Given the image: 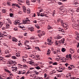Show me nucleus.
<instances>
[{"label": "nucleus", "mask_w": 79, "mask_h": 79, "mask_svg": "<svg viewBox=\"0 0 79 79\" xmlns=\"http://www.w3.org/2000/svg\"><path fill=\"white\" fill-rule=\"evenodd\" d=\"M75 38L77 40H79V36L77 35V36Z\"/></svg>", "instance_id": "412c9836"}, {"label": "nucleus", "mask_w": 79, "mask_h": 79, "mask_svg": "<svg viewBox=\"0 0 79 79\" xmlns=\"http://www.w3.org/2000/svg\"><path fill=\"white\" fill-rule=\"evenodd\" d=\"M48 27H49L48 28V29H52V27H50V25H48Z\"/></svg>", "instance_id": "393cba45"}, {"label": "nucleus", "mask_w": 79, "mask_h": 79, "mask_svg": "<svg viewBox=\"0 0 79 79\" xmlns=\"http://www.w3.org/2000/svg\"><path fill=\"white\" fill-rule=\"evenodd\" d=\"M23 68H27V66L26 65H23Z\"/></svg>", "instance_id": "c756f323"}, {"label": "nucleus", "mask_w": 79, "mask_h": 79, "mask_svg": "<svg viewBox=\"0 0 79 79\" xmlns=\"http://www.w3.org/2000/svg\"><path fill=\"white\" fill-rule=\"evenodd\" d=\"M69 64L68 63H66V64H65V65L66 66V67H67V66H68L69 65Z\"/></svg>", "instance_id": "a19ab883"}, {"label": "nucleus", "mask_w": 79, "mask_h": 79, "mask_svg": "<svg viewBox=\"0 0 79 79\" xmlns=\"http://www.w3.org/2000/svg\"><path fill=\"white\" fill-rule=\"evenodd\" d=\"M48 52L50 53L51 52V51H50V49H48Z\"/></svg>", "instance_id": "de8ad7c7"}, {"label": "nucleus", "mask_w": 79, "mask_h": 79, "mask_svg": "<svg viewBox=\"0 0 79 79\" xmlns=\"http://www.w3.org/2000/svg\"><path fill=\"white\" fill-rule=\"evenodd\" d=\"M77 12H79V7L78 8H77Z\"/></svg>", "instance_id": "5fc2aeb1"}, {"label": "nucleus", "mask_w": 79, "mask_h": 79, "mask_svg": "<svg viewBox=\"0 0 79 79\" xmlns=\"http://www.w3.org/2000/svg\"><path fill=\"white\" fill-rule=\"evenodd\" d=\"M2 35L1 36H0V40H1V39H2Z\"/></svg>", "instance_id": "69168bd1"}, {"label": "nucleus", "mask_w": 79, "mask_h": 79, "mask_svg": "<svg viewBox=\"0 0 79 79\" xmlns=\"http://www.w3.org/2000/svg\"><path fill=\"white\" fill-rule=\"evenodd\" d=\"M10 53L9 52V51H6V54H7V53Z\"/></svg>", "instance_id": "c03bdc74"}, {"label": "nucleus", "mask_w": 79, "mask_h": 79, "mask_svg": "<svg viewBox=\"0 0 79 79\" xmlns=\"http://www.w3.org/2000/svg\"><path fill=\"white\" fill-rule=\"evenodd\" d=\"M70 11H71V12H74V10H73V9H70Z\"/></svg>", "instance_id": "ea45409f"}, {"label": "nucleus", "mask_w": 79, "mask_h": 79, "mask_svg": "<svg viewBox=\"0 0 79 79\" xmlns=\"http://www.w3.org/2000/svg\"><path fill=\"white\" fill-rule=\"evenodd\" d=\"M47 77V74L46 73L44 74V77L45 78Z\"/></svg>", "instance_id": "e2e57ef3"}, {"label": "nucleus", "mask_w": 79, "mask_h": 79, "mask_svg": "<svg viewBox=\"0 0 79 79\" xmlns=\"http://www.w3.org/2000/svg\"><path fill=\"white\" fill-rule=\"evenodd\" d=\"M37 21L36 20H35L33 21V23H37Z\"/></svg>", "instance_id": "c9c22d12"}, {"label": "nucleus", "mask_w": 79, "mask_h": 79, "mask_svg": "<svg viewBox=\"0 0 79 79\" xmlns=\"http://www.w3.org/2000/svg\"><path fill=\"white\" fill-rule=\"evenodd\" d=\"M61 38V36L59 35H58L57 37H56V39H60Z\"/></svg>", "instance_id": "ddd939ff"}, {"label": "nucleus", "mask_w": 79, "mask_h": 79, "mask_svg": "<svg viewBox=\"0 0 79 79\" xmlns=\"http://www.w3.org/2000/svg\"><path fill=\"white\" fill-rule=\"evenodd\" d=\"M31 2H35L36 0H31Z\"/></svg>", "instance_id": "a18cd8bd"}, {"label": "nucleus", "mask_w": 79, "mask_h": 79, "mask_svg": "<svg viewBox=\"0 0 79 79\" xmlns=\"http://www.w3.org/2000/svg\"><path fill=\"white\" fill-rule=\"evenodd\" d=\"M70 53H71V54H73V53L74 52V50L72 49V48H70Z\"/></svg>", "instance_id": "39448f33"}, {"label": "nucleus", "mask_w": 79, "mask_h": 79, "mask_svg": "<svg viewBox=\"0 0 79 79\" xmlns=\"http://www.w3.org/2000/svg\"><path fill=\"white\" fill-rule=\"evenodd\" d=\"M25 21H26V22L27 23H27H29V22H30V20L29 19H28V20H27L26 19L25 20Z\"/></svg>", "instance_id": "a211bd4d"}, {"label": "nucleus", "mask_w": 79, "mask_h": 79, "mask_svg": "<svg viewBox=\"0 0 79 79\" xmlns=\"http://www.w3.org/2000/svg\"><path fill=\"white\" fill-rule=\"evenodd\" d=\"M12 6H16L17 7H18L19 8H20V6H18V4H12Z\"/></svg>", "instance_id": "20e7f679"}, {"label": "nucleus", "mask_w": 79, "mask_h": 79, "mask_svg": "<svg viewBox=\"0 0 79 79\" xmlns=\"http://www.w3.org/2000/svg\"><path fill=\"white\" fill-rule=\"evenodd\" d=\"M68 68L69 69V70H70V69L71 70L72 69V68H71V67H70L69 66L68 67Z\"/></svg>", "instance_id": "13d9d810"}, {"label": "nucleus", "mask_w": 79, "mask_h": 79, "mask_svg": "<svg viewBox=\"0 0 79 79\" xmlns=\"http://www.w3.org/2000/svg\"><path fill=\"white\" fill-rule=\"evenodd\" d=\"M10 17H13V16H13V14H11H11H10Z\"/></svg>", "instance_id": "cd10ccee"}, {"label": "nucleus", "mask_w": 79, "mask_h": 79, "mask_svg": "<svg viewBox=\"0 0 79 79\" xmlns=\"http://www.w3.org/2000/svg\"><path fill=\"white\" fill-rule=\"evenodd\" d=\"M51 29V30H50V29H49V32H52V31H53V30H52V28Z\"/></svg>", "instance_id": "4c0bfd02"}, {"label": "nucleus", "mask_w": 79, "mask_h": 79, "mask_svg": "<svg viewBox=\"0 0 79 79\" xmlns=\"http://www.w3.org/2000/svg\"><path fill=\"white\" fill-rule=\"evenodd\" d=\"M59 31L60 32H64V31L63 29H61V30H59Z\"/></svg>", "instance_id": "5701e85b"}, {"label": "nucleus", "mask_w": 79, "mask_h": 79, "mask_svg": "<svg viewBox=\"0 0 79 79\" xmlns=\"http://www.w3.org/2000/svg\"><path fill=\"white\" fill-rule=\"evenodd\" d=\"M10 56H11V55L10 54L6 56V57L7 58H9V57H10Z\"/></svg>", "instance_id": "9d476101"}, {"label": "nucleus", "mask_w": 79, "mask_h": 79, "mask_svg": "<svg viewBox=\"0 0 79 79\" xmlns=\"http://www.w3.org/2000/svg\"><path fill=\"white\" fill-rule=\"evenodd\" d=\"M63 60L62 62H65V61H66V58H63L61 59V60Z\"/></svg>", "instance_id": "6e6552de"}, {"label": "nucleus", "mask_w": 79, "mask_h": 79, "mask_svg": "<svg viewBox=\"0 0 79 79\" xmlns=\"http://www.w3.org/2000/svg\"><path fill=\"white\" fill-rule=\"evenodd\" d=\"M59 68H60V70H63V68H61V67H59Z\"/></svg>", "instance_id": "8fccbe9b"}, {"label": "nucleus", "mask_w": 79, "mask_h": 79, "mask_svg": "<svg viewBox=\"0 0 79 79\" xmlns=\"http://www.w3.org/2000/svg\"><path fill=\"white\" fill-rule=\"evenodd\" d=\"M63 8V6H62L60 7V10L62 11H63V12H64V11H65L66 10V9L64 8Z\"/></svg>", "instance_id": "7ed1b4c3"}, {"label": "nucleus", "mask_w": 79, "mask_h": 79, "mask_svg": "<svg viewBox=\"0 0 79 79\" xmlns=\"http://www.w3.org/2000/svg\"><path fill=\"white\" fill-rule=\"evenodd\" d=\"M2 26H3V23L2 22H0V27H1Z\"/></svg>", "instance_id": "b1692460"}, {"label": "nucleus", "mask_w": 79, "mask_h": 79, "mask_svg": "<svg viewBox=\"0 0 79 79\" xmlns=\"http://www.w3.org/2000/svg\"><path fill=\"white\" fill-rule=\"evenodd\" d=\"M2 11L3 13H5V10L4 9H2Z\"/></svg>", "instance_id": "49530a36"}, {"label": "nucleus", "mask_w": 79, "mask_h": 79, "mask_svg": "<svg viewBox=\"0 0 79 79\" xmlns=\"http://www.w3.org/2000/svg\"><path fill=\"white\" fill-rule=\"evenodd\" d=\"M75 6H79V3L77 2H76V3L74 4Z\"/></svg>", "instance_id": "0eeeda50"}, {"label": "nucleus", "mask_w": 79, "mask_h": 79, "mask_svg": "<svg viewBox=\"0 0 79 79\" xmlns=\"http://www.w3.org/2000/svg\"><path fill=\"white\" fill-rule=\"evenodd\" d=\"M71 66L72 68H74V66L73 65H71Z\"/></svg>", "instance_id": "0e129e2a"}, {"label": "nucleus", "mask_w": 79, "mask_h": 79, "mask_svg": "<svg viewBox=\"0 0 79 79\" xmlns=\"http://www.w3.org/2000/svg\"><path fill=\"white\" fill-rule=\"evenodd\" d=\"M20 28H21V29H23V28H24V26H23V27H22L21 26H20Z\"/></svg>", "instance_id": "864d4df0"}, {"label": "nucleus", "mask_w": 79, "mask_h": 79, "mask_svg": "<svg viewBox=\"0 0 79 79\" xmlns=\"http://www.w3.org/2000/svg\"><path fill=\"white\" fill-rule=\"evenodd\" d=\"M61 24H62V26H63V27H64V26H65V25H66V24H65V23H61Z\"/></svg>", "instance_id": "7c9ffc66"}, {"label": "nucleus", "mask_w": 79, "mask_h": 79, "mask_svg": "<svg viewBox=\"0 0 79 79\" xmlns=\"http://www.w3.org/2000/svg\"><path fill=\"white\" fill-rule=\"evenodd\" d=\"M35 68L36 69H40V67L38 66H37L36 67H35Z\"/></svg>", "instance_id": "6ab92c4d"}, {"label": "nucleus", "mask_w": 79, "mask_h": 79, "mask_svg": "<svg viewBox=\"0 0 79 79\" xmlns=\"http://www.w3.org/2000/svg\"><path fill=\"white\" fill-rule=\"evenodd\" d=\"M64 29H65V30H66L67 29H68V25L65 26V27H64Z\"/></svg>", "instance_id": "aec40b11"}, {"label": "nucleus", "mask_w": 79, "mask_h": 79, "mask_svg": "<svg viewBox=\"0 0 79 79\" xmlns=\"http://www.w3.org/2000/svg\"><path fill=\"white\" fill-rule=\"evenodd\" d=\"M23 61H24V63H25V62H26V60L25 59H24V58H23Z\"/></svg>", "instance_id": "6e6d98bb"}, {"label": "nucleus", "mask_w": 79, "mask_h": 79, "mask_svg": "<svg viewBox=\"0 0 79 79\" xmlns=\"http://www.w3.org/2000/svg\"><path fill=\"white\" fill-rule=\"evenodd\" d=\"M53 65H57L58 64L57 62H54L52 64Z\"/></svg>", "instance_id": "bb28decb"}, {"label": "nucleus", "mask_w": 79, "mask_h": 79, "mask_svg": "<svg viewBox=\"0 0 79 79\" xmlns=\"http://www.w3.org/2000/svg\"><path fill=\"white\" fill-rule=\"evenodd\" d=\"M33 63H34V62L31 61H30V63H29V64H33Z\"/></svg>", "instance_id": "c85d7f7f"}, {"label": "nucleus", "mask_w": 79, "mask_h": 79, "mask_svg": "<svg viewBox=\"0 0 79 79\" xmlns=\"http://www.w3.org/2000/svg\"><path fill=\"white\" fill-rule=\"evenodd\" d=\"M30 39L31 40H32V39H33V40L35 39V38H34V37H31Z\"/></svg>", "instance_id": "09e8293b"}, {"label": "nucleus", "mask_w": 79, "mask_h": 79, "mask_svg": "<svg viewBox=\"0 0 79 79\" xmlns=\"http://www.w3.org/2000/svg\"><path fill=\"white\" fill-rule=\"evenodd\" d=\"M6 27H10V25L9 24H7L6 25Z\"/></svg>", "instance_id": "bf43d9fd"}, {"label": "nucleus", "mask_w": 79, "mask_h": 79, "mask_svg": "<svg viewBox=\"0 0 79 79\" xmlns=\"http://www.w3.org/2000/svg\"><path fill=\"white\" fill-rule=\"evenodd\" d=\"M10 64H14V62L13 61H10L9 62Z\"/></svg>", "instance_id": "dca6fc26"}, {"label": "nucleus", "mask_w": 79, "mask_h": 79, "mask_svg": "<svg viewBox=\"0 0 79 79\" xmlns=\"http://www.w3.org/2000/svg\"><path fill=\"white\" fill-rule=\"evenodd\" d=\"M65 40H64V38H63L61 40L59 41V42L60 44H64V42Z\"/></svg>", "instance_id": "f03ea898"}, {"label": "nucleus", "mask_w": 79, "mask_h": 79, "mask_svg": "<svg viewBox=\"0 0 79 79\" xmlns=\"http://www.w3.org/2000/svg\"><path fill=\"white\" fill-rule=\"evenodd\" d=\"M16 56L17 57H19V56H20V54L19 53H16Z\"/></svg>", "instance_id": "1a4fd4ad"}, {"label": "nucleus", "mask_w": 79, "mask_h": 79, "mask_svg": "<svg viewBox=\"0 0 79 79\" xmlns=\"http://www.w3.org/2000/svg\"><path fill=\"white\" fill-rule=\"evenodd\" d=\"M20 79H24V77H22L20 78Z\"/></svg>", "instance_id": "052dcab7"}, {"label": "nucleus", "mask_w": 79, "mask_h": 79, "mask_svg": "<svg viewBox=\"0 0 79 79\" xmlns=\"http://www.w3.org/2000/svg\"><path fill=\"white\" fill-rule=\"evenodd\" d=\"M52 44H53V42L51 41L49 42V43H48V45H52Z\"/></svg>", "instance_id": "9b49d317"}, {"label": "nucleus", "mask_w": 79, "mask_h": 79, "mask_svg": "<svg viewBox=\"0 0 79 79\" xmlns=\"http://www.w3.org/2000/svg\"><path fill=\"white\" fill-rule=\"evenodd\" d=\"M24 36H27V33H24Z\"/></svg>", "instance_id": "e433bc0d"}, {"label": "nucleus", "mask_w": 79, "mask_h": 79, "mask_svg": "<svg viewBox=\"0 0 79 79\" xmlns=\"http://www.w3.org/2000/svg\"><path fill=\"white\" fill-rule=\"evenodd\" d=\"M43 9H41V10L40 11V12H42V11H43Z\"/></svg>", "instance_id": "774afa93"}, {"label": "nucleus", "mask_w": 79, "mask_h": 79, "mask_svg": "<svg viewBox=\"0 0 79 79\" xmlns=\"http://www.w3.org/2000/svg\"><path fill=\"white\" fill-rule=\"evenodd\" d=\"M14 23H17V24H18V23H20V21L18 20L17 22H15Z\"/></svg>", "instance_id": "58836bf2"}, {"label": "nucleus", "mask_w": 79, "mask_h": 79, "mask_svg": "<svg viewBox=\"0 0 79 79\" xmlns=\"http://www.w3.org/2000/svg\"><path fill=\"white\" fill-rule=\"evenodd\" d=\"M26 9H23V13H26Z\"/></svg>", "instance_id": "37998d69"}, {"label": "nucleus", "mask_w": 79, "mask_h": 79, "mask_svg": "<svg viewBox=\"0 0 79 79\" xmlns=\"http://www.w3.org/2000/svg\"><path fill=\"white\" fill-rule=\"evenodd\" d=\"M12 59H14V60H16L17 58L15 56H12Z\"/></svg>", "instance_id": "f3484780"}, {"label": "nucleus", "mask_w": 79, "mask_h": 79, "mask_svg": "<svg viewBox=\"0 0 79 79\" xmlns=\"http://www.w3.org/2000/svg\"><path fill=\"white\" fill-rule=\"evenodd\" d=\"M30 56L31 57H32V58H35V56H34L32 54L30 55Z\"/></svg>", "instance_id": "f8f14e48"}, {"label": "nucleus", "mask_w": 79, "mask_h": 79, "mask_svg": "<svg viewBox=\"0 0 79 79\" xmlns=\"http://www.w3.org/2000/svg\"><path fill=\"white\" fill-rule=\"evenodd\" d=\"M27 11H31V10H30L29 8H28L27 10Z\"/></svg>", "instance_id": "603ef678"}, {"label": "nucleus", "mask_w": 79, "mask_h": 79, "mask_svg": "<svg viewBox=\"0 0 79 79\" xmlns=\"http://www.w3.org/2000/svg\"><path fill=\"white\" fill-rule=\"evenodd\" d=\"M30 69L31 70H32V69H34V68L32 67H31V68H30Z\"/></svg>", "instance_id": "4d7b16f0"}, {"label": "nucleus", "mask_w": 79, "mask_h": 79, "mask_svg": "<svg viewBox=\"0 0 79 79\" xmlns=\"http://www.w3.org/2000/svg\"><path fill=\"white\" fill-rule=\"evenodd\" d=\"M6 20H7L8 21L9 23H11V21H10V19L9 18L7 19Z\"/></svg>", "instance_id": "a878e982"}, {"label": "nucleus", "mask_w": 79, "mask_h": 79, "mask_svg": "<svg viewBox=\"0 0 79 79\" xmlns=\"http://www.w3.org/2000/svg\"><path fill=\"white\" fill-rule=\"evenodd\" d=\"M57 71H58V72H63V71H60L58 70H56Z\"/></svg>", "instance_id": "680f3d73"}, {"label": "nucleus", "mask_w": 79, "mask_h": 79, "mask_svg": "<svg viewBox=\"0 0 79 79\" xmlns=\"http://www.w3.org/2000/svg\"><path fill=\"white\" fill-rule=\"evenodd\" d=\"M30 31H34V29H32V28H30Z\"/></svg>", "instance_id": "79ce46f5"}, {"label": "nucleus", "mask_w": 79, "mask_h": 79, "mask_svg": "<svg viewBox=\"0 0 79 79\" xmlns=\"http://www.w3.org/2000/svg\"><path fill=\"white\" fill-rule=\"evenodd\" d=\"M14 31H17V30H18V29L16 28H14Z\"/></svg>", "instance_id": "3c124183"}, {"label": "nucleus", "mask_w": 79, "mask_h": 79, "mask_svg": "<svg viewBox=\"0 0 79 79\" xmlns=\"http://www.w3.org/2000/svg\"><path fill=\"white\" fill-rule=\"evenodd\" d=\"M79 43H78V45H77V48H79Z\"/></svg>", "instance_id": "338daca9"}, {"label": "nucleus", "mask_w": 79, "mask_h": 79, "mask_svg": "<svg viewBox=\"0 0 79 79\" xmlns=\"http://www.w3.org/2000/svg\"><path fill=\"white\" fill-rule=\"evenodd\" d=\"M62 52H64L65 51H66V49L64 48H62V49H61Z\"/></svg>", "instance_id": "4468645a"}, {"label": "nucleus", "mask_w": 79, "mask_h": 79, "mask_svg": "<svg viewBox=\"0 0 79 79\" xmlns=\"http://www.w3.org/2000/svg\"><path fill=\"white\" fill-rule=\"evenodd\" d=\"M73 28L75 29H79V27H78L77 25L76 24H74L73 25Z\"/></svg>", "instance_id": "f257e3e1"}, {"label": "nucleus", "mask_w": 79, "mask_h": 79, "mask_svg": "<svg viewBox=\"0 0 79 79\" xmlns=\"http://www.w3.org/2000/svg\"><path fill=\"white\" fill-rule=\"evenodd\" d=\"M35 74H36L37 75L39 74V73L37 72L36 71H35Z\"/></svg>", "instance_id": "f704fd0d"}, {"label": "nucleus", "mask_w": 79, "mask_h": 79, "mask_svg": "<svg viewBox=\"0 0 79 79\" xmlns=\"http://www.w3.org/2000/svg\"><path fill=\"white\" fill-rule=\"evenodd\" d=\"M17 69H18V68H17V67H15V68L14 69H13L12 71H14V72H16V71H17Z\"/></svg>", "instance_id": "2eb2a0df"}, {"label": "nucleus", "mask_w": 79, "mask_h": 79, "mask_svg": "<svg viewBox=\"0 0 79 79\" xmlns=\"http://www.w3.org/2000/svg\"><path fill=\"white\" fill-rule=\"evenodd\" d=\"M23 23H24V24H27V22H26V20L25 21H23Z\"/></svg>", "instance_id": "473e14b6"}, {"label": "nucleus", "mask_w": 79, "mask_h": 79, "mask_svg": "<svg viewBox=\"0 0 79 79\" xmlns=\"http://www.w3.org/2000/svg\"><path fill=\"white\" fill-rule=\"evenodd\" d=\"M71 56H72V55L70 54L69 55V58H71V59L72 60V58H71Z\"/></svg>", "instance_id": "2f4dec72"}, {"label": "nucleus", "mask_w": 79, "mask_h": 79, "mask_svg": "<svg viewBox=\"0 0 79 79\" xmlns=\"http://www.w3.org/2000/svg\"><path fill=\"white\" fill-rule=\"evenodd\" d=\"M29 2V1H27L26 2V3L27 4V5H30Z\"/></svg>", "instance_id": "72a5a7b5"}, {"label": "nucleus", "mask_w": 79, "mask_h": 79, "mask_svg": "<svg viewBox=\"0 0 79 79\" xmlns=\"http://www.w3.org/2000/svg\"><path fill=\"white\" fill-rule=\"evenodd\" d=\"M35 27L37 28V29H40V27L38 25H35Z\"/></svg>", "instance_id": "4be33fe9"}, {"label": "nucleus", "mask_w": 79, "mask_h": 79, "mask_svg": "<svg viewBox=\"0 0 79 79\" xmlns=\"http://www.w3.org/2000/svg\"><path fill=\"white\" fill-rule=\"evenodd\" d=\"M12 41H13V42H17V40L15 38V37H13V39L12 40Z\"/></svg>", "instance_id": "423d86ee"}]
</instances>
